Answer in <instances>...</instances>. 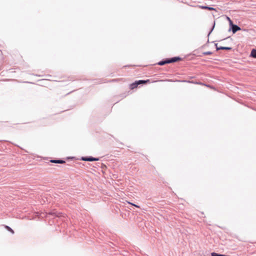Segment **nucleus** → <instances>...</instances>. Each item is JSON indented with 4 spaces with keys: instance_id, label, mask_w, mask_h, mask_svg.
<instances>
[{
    "instance_id": "obj_1",
    "label": "nucleus",
    "mask_w": 256,
    "mask_h": 256,
    "mask_svg": "<svg viewBox=\"0 0 256 256\" xmlns=\"http://www.w3.org/2000/svg\"><path fill=\"white\" fill-rule=\"evenodd\" d=\"M149 82H150V80L148 79L146 80H136L134 82H132V84H130V90H134L138 88L139 85H144Z\"/></svg>"
},
{
    "instance_id": "obj_2",
    "label": "nucleus",
    "mask_w": 256,
    "mask_h": 256,
    "mask_svg": "<svg viewBox=\"0 0 256 256\" xmlns=\"http://www.w3.org/2000/svg\"><path fill=\"white\" fill-rule=\"evenodd\" d=\"M229 25H230V28L228 29V31L229 32L232 31V34H234L236 33L238 31L241 30L240 28L238 26L234 24L233 23V22L231 20H230V24Z\"/></svg>"
},
{
    "instance_id": "obj_3",
    "label": "nucleus",
    "mask_w": 256,
    "mask_h": 256,
    "mask_svg": "<svg viewBox=\"0 0 256 256\" xmlns=\"http://www.w3.org/2000/svg\"><path fill=\"white\" fill-rule=\"evenodd\" d=\"M100 158H94L92 156H81V160L86 162H92L100 160Z\"/></svg>"
},
{
    "instance_id": "obj_4",
    "label": "nucleus",
    "mask_w": 256,
    "mask_h": 256,
    "mask_svg": "<svg viewBox=\"0 0 256 256\" xmlns=\"http://www.w3.org/2000/svg\"><path fill=\"white\" fill-rule=\"evenodd\" d=\"M168 58L170 64L178 62L182 60V58L180 56H174Z\"/></svg>"
},
{
    "instance_id": "obj_5",
    "label": "nucleus",
    "mask_w": 256,
    "mask_h": 256,
    "mask_svg": "<svg viewBox=\"0 0 256 256\" xmlns=\"http://www.w3.org/2000/svg\"><path fill=\"white\" fill-rule=\"evenodd\" d=\"M170 64L169 61H168V58H166L163 59L162 60L160 61L159 62H158L157 64L159 66H164V64Z\"/></svg>"
},
{
    "instance_id": "obj_6",
    "label": "nucleus",
    "mask_w": 256,
    "mask_h": 256,
    "mask_svg": "<svg viewBox=\"0 0 256 256\" xmlns=\"http://www.w3.org/2000/svg\"><path fill=\"white\" fill-rule=\"evenodd\" d=\"M50 162L55 164H64L66 162L65 160H61V159H58V160H50Z\"/></svg>"
},
{
    "instance_id": "obj_7",
    "label": "nucleus",
    "mask_w": 256,
    "mask_h": 256,
    "mask_svg": "<svg viewBox=\"0 0 256 256\" xmlns=\"http://www.w3.org/2000/svg\"><path fill=\"white\" fill-rule=\"evenodd\" d=\"M232 50V47L229 46H220L218 48H217V51L219 50Z\"/></svg>"
},
{
    "instance_id": "obj_8",
    "label": "nucleus",
    "mask_w": 256,
    "mask_h": 256,
    "mask_svg": "<svg viewBox=\"0 0 256 256\" xmlns=\"http://www.w3.org/2000/svg\"><path fill=\"white\" fill-rule=\"evenodd\" d=\"M200 6V8L202 9H203V10H215L214 8L212 7L209 6Z\"/></svg>"
},
{
    "instance_id": "obj_9",
    "label": "nucleus",
    "mask_w": 256,
    "mask_h": 256,
    "mask_svg": "<svg viewBox=\"0 0 256 256\" xmlns=\"http://www.w3.org/2000/svg\"><path fill=\"white\" fill-rule=\"evenodd\" d=\"M250 56L254 58H256V48H252V50Z\"/></svg>"
},
{
    "instance_id": "obj_10",
    "label": "nucleus",
    "mask_w": 256,
    "mask_h": 256,
    "mask_svg": "<svg viewBox=\"0 0 256 256\" xmlns=\"http://www.w3.org/2000/svg\"><path fill=\"white\" fill-rule=\"evenodd\" d=\"M214 26H215V21H214V22H213V24H212V26L210 30L209 31L208 33V37L210 35V34L213 31L214 28Z\"/></svg>"
},
{
    "instance_id": "obj_11",
    "label": "nucleus",
    "mask_w": 256,
    "mask_h": 256,
    "mask_svg": "<svg viewBox=\"0 0 256 256\" xmlns=\"http://www.w3.org/2000/svg\"><path fill=\"white\" fill-rule=\"evenodd\" d=\"M5 228H6L9 232H12V234H14V230L11 228H10L9 226H5Z\"/></svg>"
},
{
    "instance_id": "obj_12",
    "label": "nucleus",
    "mask_w": 256,
    "mask_h": 256,
    "mask_svg": "<svg viewBox=\"0 0 256 256\" xmlns=\"http://www.w3.org/2000/svg\"><path fill=\"white\" fill-rule=\"evenodd\" d=\"M211 256H222V254L220 253H217L216 252H212L210 254Z\"/></svg>"
},
{
    "instance_id": "obj_13",
    "label": "nucleus",
    "mask_w": 256,
    "mask_h": 256,
    "mask_svg": "<svg viewBox=\"0 0 256 256\" xmlns=\"http://www.w3.org/2000/svg\"><path fill=\"white\" fill-rule=\"evenodd\" d=\"M212 54V52L210 51L205 52L202 53L203 55L208 56Z\"/></svg>"
},
{
    "instance_id": "obj_14",
    "label": "nucleus",
    "mask_w": 256,
    "mask_h": 256,
    "mask_svg": "<svg viewBox=\"0 0 256 256\" xmlns=\"http://www.w3.org/2000/svg\"><path fill=\"white\" fill-rule=\"evenodd\" d=\"M129 204H132V206H136V208H140L139 206L136 205V204H132V203H131V202H129Z\"/></svg>"
},
{
    "instance_id": "obj_15",
    "label": "nucleus",
    "mask_w": 256,
    "mask_h": 256,
    "mask_svg": "<svg viewBox=\"0 0 256 256\" xmlns=\"http://www.w3.org/2000/svg\"><path fill=\"white\" fill-rule=\"evenodd\" d=\"M100 164L102 166H101L102 168H103L104 166V167H106V165H105V164H102V163H100Z\"/></svg>"
},
{
    "instance_id": "obj_16",
    "label": "nucleus",
    "mask_w": 256,
    "mask_h": 256,
    "mask_svg": "<svg viewBox=\"0 0 256 256\" xmlns=\"http://www.w3.org/2000/svg\"><path fill=\"white\" fill-rule=\"evenodd\" d=\"M214 46H216V50H217V48H218L219 46H218V44H215Z\"/></svg>"
},
{
    "instance_id": "obj_17",
    "label": "nucleus",
    "mask_w": 256,
    "mask_h": 256,
    "mask_svg": "<svg viewBox=\"0 0 256 256\" xmlns=\"http://www.w3.org/2000/svg\"><path fill=\"white\" fill-rule=\"evenodd\" d=\"M228 20V22H230V20H231L229 17L227 16Z\"/></svg>"
},
{
    "instance_id": "obj_18",
    "label": "nucleus",
    "mask_w": 256,
    "mask_h": 256,
    "mask_svg": "<svg viewBox=\"0 0 256 256\" xmlns=\"http://www.w3.org/2000/svg\"><path fill=\"white\" fill-rule=\"evenodd\" d=\"M116 80H116V79H114V80H112V82H115Z\"/></svg>"
},
{
    "instance_id": "obj_19",
    "label": "nucleus",
    "mask_w": 256,
    "mask_h": 256,
    "mask_svg": "<svg viewBox=\"0 0 256 256\" xmlns=\"http://www.w3.org/2000/svg\"><path fill=\"white\" fill-rule=\"evenodd\" d=\"M186 82H190V83L192 82H190V81H186Z\"/></svg>"
},
{
    "instance_id": "obj_20",
    "label": "nucleus",
    "mask_w": 256,
    "mask_h": 256,
    "mask_svg": "<svg viewBox=\"0 0 256 256\" xmlns=\"http://www.w3.org/2000/svg\"><path fill=\"white\" fill-rule=\"evenodd\" d=\"M205 46V45H204L202 46V48H204Z\"/></svg>"
},
{
    "instance_id": "obj_21",
    "label": "nucleus",
    "mask_w": 256,
    "mask_h": 256,
    "mask_svg": "<svg viewBox=\"0 0 256 256\" xmlns=\"http://www.w3.org/2000/svg\"><path fill=\"white\" fill-rule=\"evenodd\" d=\"M207 42H209V40H208Z\"/></svg>"
}]
</instances>
